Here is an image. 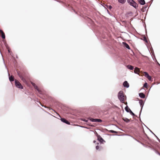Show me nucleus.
Segmentation results:
<instances>
[{
	"label": "nucleus",
	"instance_id": "1",
	"mask_svg": "<svg viewBox=\"0 0 160 160\" xmlns=\"http://www.w3.org/2000/svg\"><path fill=\"white\" fill-rule=\"evenodd\" d=\"M17 72L18 75L19 76L22 82L26 83L27 82L26 80V76L24 72L21 73L18 70H17Z\"/></svg>",
	"mask_w": 160,
	"mask_h": 160
},
{
	"label": "nucleus",
	"instance_id": "2",
	"mask_svg": "<svg viewBox=\"0 0 160 160\" xmlns=\"http://www.w3.org/2000/svg\"><path fill=\"white\" fill-rule=\"evenodd\" d=\"M118 97L120 101L123 103L125 102V96L124 95L123 92L120 91L118 93Z\"/></svg>",
	"mask_w": 160,
	"mask_h": 160
},
{
	"label": "nucleus",
	"instance_id": "3",
	"mask_svg": "<svg viewBox=\"0 0 160 160\" xmlns=\"http://www.w3.org/2000/svg\"><path fill=\"white\" fill-rule=\"evenodd\" d=\"M128 2L131 6L136 8L138 7V5L133 0H127Z\"/></svg>",
	"mask_w": 160,
	"mask_h": 160
},
{
	"label": "nucleus",
	"instance_id": "4",
	"mask_svg": "<svg viewBox=\"0 0 160 160\" xmlns=\"http://www.w3.org/2000/svg\"><path fill=\"white\" fill-rule=\"evenodd\" d=\"M15 83L16 87L20 89L23 88V86H22L21 83L17 80L15 79Z\"/></svg>",
	"mask_w": 160,
	"mask_h": 160
},
{
	"label": "nucleus",
	"instance_id": "5",
	"mask_svg": "<svg viewBox=\"0 0 160 160\" xmlns=\"http://www.w3.org/2000/svg\"><path fill=\"white\" fill-rule=\"evenodd\" d=\"M32 86L34 87L35 88L37 89V90H38V92L40 93H42V91L41 90H40L38 88V86L36 85V84L33 82L32 83Z\"/></svg>",
	"mask_w": 160,
	"mask_h": 160
},
{
	"label": "nucleus",
	"instance_id": "6",
	"mask_svg": "<svg viewBox=\"0 0 160 160\" xmlns=\"http://www.w3.org/2000/svg\"><path fill=\"white\" fill-rule=\"evenodd\" d=\"M61 120L62 121V122H63L66 124H70V123L69 122L64 118H62L61 119Z\"/></svg>",
	"mask_w": 160,
	"mask_h": 160
},
{
	"label": "nucleus",
	"instance_id": "7",
	"mask_svg": "<svg viewBox=\"0 0 160 160\" xmlns=\"http://www.w3.org/2000/svg\"><path fill=\"white\" fill-rule=\"evenodd\" d=\"M123 85L125 87L128 88L129 87V84L126 81H125L123 83Z\"/></svg>",
	"mask_w": 160,
	"mask_h": 160
},
{
	"label": "nucleus",
	"instance_id": "8",
	"mask_svg": "<svg viewBox=\"0 0 160 160\" xmlns=\"http://www.w3.org/2000/svg\"><path fill=\"white\" fill-rule=\"evenodd\" d=\"M0 32L1 33V35H2V38H3V39H4L5 38V34L4 33V32H3V31L1 30H0Z\"/></svg>",
	"mask_w": 160,
	"mask_h": 160
},
{
	"label": "nucleus",
	"instance_id": "9",
	"mask_svg": "<svg viewBox=\"0 0 160 160\" xmlns=\"http://www.w3.org/2000/svg\"><path fill=\"white\" fill-rule=\"evenodd\" d=\"M138 1L141 5H143L145 4L144 0H138Z\"/></svg>",
	"mask_w": 160,
	"mask_h": 160
},
{
	"label": "nucleus",
	"instance_id": "10",
	"mask_svg": "<svg viewBox=\"0 0 160 160\" xmlns=\"http://www.w3.org/2000/svg\"><path fill=\"white\" fill-rule=\"evenodd\" d=\"M98 139L101 142H102L104 141L100 135H98Z\"/></svg>",
	"mask_w": 160,
	"mask_h": 160
},
{
	"label": "nucleus",
	"instance_id": "11",
	"mask_svg": "<svg viewBox=\"0 0 160 160\" xmlns=\"http://www.w3.org/2000/svg\"><path fill=\"white\" fill-rule=\"evenodd\" d=\"M92 121L95 122H101L102 120L100 119H93Z\"/></svg>",
	"mask_w": 160,
	"mask_h": 160
},
{
	"label": "nucleus",
	"instance_id": "12",
	"mask_svg": "<svg viewBox=\"0 0 160 160\" xmlns=\"http://www.w3.org/2000/svg\"><path fill=\"white\" fill-rule=\"evenodd\" d=\"M134 72L135 73H138L139 72V69L138 68H135Z\"/></svg>",
	"mask_w": 160,
	"mask_h": 160
},
{
	"label": "nucleus",
	"instance_id": "13",
	"mask_svg": "<svg viewBox=\"0 0 160 160\" xmlns=\"http://www.w3.org/2000/svg\"><path fill=\"white\" fill-rule=\"evenodd\" d=\"M139 103L141 107L142 108L143 105V101L142 100H140L139 101Z\"/></svg>",
	"mask_w": 160,
	"mask_h": 160
},
{
	"label": "nucleus",
	"instance_id": "14",
	"mask_svg": "<svg viewBox=\"0 0 160 160\" xmlns=\"http://www.w3.org/2000/svg\"><path fill=\"white\" fill-rule=\"evenodd\" d=\"M123 44L124 45L125 47L128 49H130V48L126 42H123Z\"/></svg>",
	"mask_w": 160,
	"mask_h": 160
},
{
	"label": "nucleus",
	"instance_id": "15",
	"mask_svg": "<svg viewBox=\"0 0 160 160\" xmlns=\"http://www.w3.org/2000/svg\"><path fill=\"white\" fill-rule=\"evenodd\" d=\"M139 96L142 98H144L145 97V95L143 93H139Z\"/></svg>",
	"mask_w": 160,
	"mask_h": 160
},
{
	"label": "nucleus",
	"instance_id": "16",
	"mask_svg": "<svg viewBox=\"0 0 160 160\" xmlns=\"http://www.w3.org/2000/svg\"><path fill=\"white\" fill-rule=\"evenodd\" d=\"M9 79L11 82H12L14 80V78L13 76H11L9 77Z\"/></svg>",
	"mask_w": 160,
	"mask_h": 160
},
{
	"label": "nucleus",
	"instance_id": "17",
	"mask_svg": "<svg viewBox=\"0 0 160 160\" xmlns=\"http://www.w3.org/2000/svg\"><path fill=\"white\" fill-rule=\"evenodd\" d=\"M125 109L127 112H129L131 110L128 106H127L125 108Z\"/></svg>",
	"mask_w": 160,
	"mask_h": 160
},
{
	"label": "nucleus",
	"instance_id": "18",
	"mask_svg": "<svg viewBox=\"0 0 160 160\" xmlns=\"http://www.w3.org/2000/svg\"><path fill=\"white\" fill-rule=\"evenodd\" d=\"M126 0H118V2L122 3L124 4L126 2Z\"/></svg>",
	"mask_w": 160,
	"mask_h": 160
},
{
	"label": "nucleus",
	"instance_id": "19",
	"mask_svg": "<svg viewBox=\"0 0 160 160\" xmlns=\"http://www.w3.org/2000/svg\"><path fill=\"white\" fill-rule=\"evenodd\" d=\"M127 67L130 70H133L134 68L132 66L130 65L128 66Z\"/></svg>",
	"mask_w": 160,
	"mask_h": 160
},
{
	"label": "nucleus",
	"instance_id": "20",
	"mask_svg": "<svg viewBox=\"0 0 160 160\" xmlns=\"http://www.w3.org/2000/svg\"><path fill=\"white\" fill-rule=\"evenodd\" d=\"M143 75H144L146 77L149 75L148 73L146 72H144Z\"/></svg>",
	"mask_w": 160,
	"mask_h": 160
},
{
	"label": "nucleus",
	"instance_id": "21",
	"mask_svg": "<svg viewBox=\"0 0 160 160\" xmlns=\"http://www.w3.org/2000/svg\"><path fill=\"white\" fill-rule=\"evenodd\" d=\"M143 87L146 88H148V84L147 83H145L144 84Z\"/></svg>",
	"mask_w": 160,
	"mask_h": 160
},
{
	"label": "nucleus",
	"instance_id": "22",
	"mask_svg": "<svg viewBox=\"0 0 160 160\" xmlns=\"http://www.w3.org/2000/svg\"><path fill=\"white\" fill-rule=\"evenodd\" d=\"M147 78H148V79L149 80H151V77L149 75H148L147 77Z\"/></svg>",
	"mask_w": 160,
	"mask_h": 160
},
{
	"label": "nucleus",
	"instance_id": "23",
	"mask_svg": "<svg viewBox=\"0 0 160 160\" xmlns=\"http://www.w3.org/2000/svg\"><path fill=\"white\" fill-rule=\"evenodd\" d=\"M129 112H130V113L132 116H134L135 115V114L131 110H130Z\"/></svg>",
	"mask_w": 160,
	"mask_h": 160
},
{
	"label": "nucleus",
	"instance_id": "24",
	"mask_svg": "<svg viewBox=\"0 0 160 160\" xmlns=\"http://www.w3.org/2000/svg\"><path fill=\"white\" fill-rule=\"evenodd\" d=\"M96 148L97 150L99 148V146H97L96 147Z\"/></svg>",
	"mask_w": 160,
	"mask_h": 160
},
{
	"label": "nucleus",
	"instance_id": "25",
	"mask_svg": "<svg viewBox=\"0 0 160 160\" xmlns=\"http://www.w3.org/2000/svg\"><path fill=\"white\" fill-rule=\"evenodd\" d=\"M112 6H111L110 5L109 7V8L110 9H111L112 8Z\"/></svg>",
	"mask_w": 160,
	"mask_h": 160
},
{
	"label": "nucleus",
	"instance_id": "26",
	"mask_svg": "<svg viewBox=\"0 0 160 160\" xmlns=\"http://www.w3.org/2000/svg\"><path fill=\"white\" fill-rule=\"evenodd\" d=\"M111 132H113V133L115 132V131H113V130H111Z\"/></svg>",
	"mask_w": 160,
	"mask_h": 160
},
{
	"label": "nucleus",
	"instance_id": "27",
	"mask_svg": "<svg viewBox=\"0 0 160 160\" xmlns=\"http://www.w3.org/2000/svg\"><path fill=\"white\" fill-rule=\"evenodd\" d=\"M144 40H145V41L146 42H147V39L146 38H144Z\"/></svg>",
	"mask_w": 160,
	"mask_h": 160
},
{
	"label": "nucleus",
	"instance_id": "28",
	"mask_svg": "<svg viewBox=\"0 0 160 160\" xmlns=\"http://www.w3.org/2000/svg\"><path fill=\"white\" fill-rule=\"evenodd\" d=\"M125 104H127V102H126V103H125Z\"/></svg>",
	"mask_w": 160,
	"mask_h": 160
},
{
	"label": "nucleus",
	"instance_id": "29",
	"mask_svg": "<svg viewBox=\"0 0 160 160\" xmlns=\"http://www.w3.org/2000/svg\"><path fill=\"white\" fill-rule=\"evenodd\" d=\"M159 155H160V154H159Z\"/></svg>",
	"mask_w": 160,
	"mask_h": 160
}]
</instances>
